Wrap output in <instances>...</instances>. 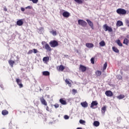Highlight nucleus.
Returning a JSON list of instances; mask_svg holds the SVG:
<instances>
[{"instance_id": "nucleus-1", "label": "nucleus", "mask_w": 129, "mask_h": 129, "mask_svg": "<svg viewBox=\"0 0 129 129\" xmlns=\"http://www.w3.org/2000/svg\"><path fill=\"white\" fill-rule=\"evenodd\" d=\"M116 13L120 15H125L126 14V11L124 9H122V8H119L118 9H117L116 10Z\"/></svg>"}, {"instance_id": "nucleus-2", "label": "nucleus", "mask_w": 129, "mask_h": 129, "mask_svg": "<svg viewBox=\"0 0 129 129\" xmlns=\"http://www.w3.org/2000/svg\"><path fill=\"white\" fill-rule=\"evenodd\" d=\"M42 45H44L45 48L46 50H47L48 51H51L52 50V48L50 47L49 45L45 41H43L41 42Z\"/></svg>"}, {"instance_id": "nucleus-3", "label": "nucleus", "mask_w": 129, "mask_h": 129, "mask_svg": "<svg viewBox=\"0 0 129 129\" xmlns=\"http://www.w3.org/2000/svg\"><path fill=\"white\" fill-rule=\"evenodd\" d=\"M49 45L51 47H56L58 46V42L55 40H51Z\"/></svg>"}, {"instance_id": "nucleus-4", "label": "nucleus", "mask_w": 129, "mask_h": 129, "mask_svg": "<svg viewBox=\"0 0 129 129\" xmlns=\"http://www.w3.org/2000/svg\"><path fill=\"white\" fill-rule=\"evenodd\" d=\"M78 24L83 27H86L87 25V23L83 20L80 19L78 20Z\"/></svg>"}, {"instance_id": "nucleus-5", "label": "nucleus", "mask_w": 129, "mask_h": 129, "mask_svg": "<svg viewBox=\"0 0 129 129\" xmlns=\"http://www.w3.org/2000/svg\"><path fill=\"white\" fill-rule=\"evenodd\" d=\"M103 28L104 29H105V31H108L109 32H112L113 31L112 28L108 26L106 24L103 25Z\"/></svg>"}, {"instance_id": "nucleus-6", "label": "nucleus", "mask_w": 129, "mask_h": 129, "mask_svg": "<svg viewBox=\"0 0 129 129\" xmlns=\"http://www.w3.org/2000/svg\"><path fill=\"white\" fill-rule=\"evenodd\" d=\"M16 81L17 84L19 85L20 88L23 87V85L22 84V80H20V79H16Z\"/></svg>"}, {"instance_id": "nucleus-7", "label": "nucleus", "mask_w": 129, "mask_h": 129, "mask_svg": "<svg viewBox=\"0 0 129 129\" xmlns=\"http://www.w3.org/2000/svg\"><path fill=\"white\" fill-rule=\"evenodd\" d=\"M86 21L88 22L89 26H90V27L92 28V29L94 30V28L93 23L90 20H89V19H87Z\"/></svg>"}, {"instance_id": "nucleus-8", "label": "nucleus", "mask_w": 129, "mask_h": 129, "mask_svg": "<svg viewBox=\"0 0 129 129\" xmlns=\"http://www.w3.org/2000/svg\"><path fill=\"white\" fill-rule=\"evenodd\" d=\"M40 100L43 105L47 106V103L46 101H45V99H44L43 97H41V98H40Z\"/></svg>"}, {"instance_id": "nucleus-9", "label": "nucleus", "mask_w": 129, "mask_h": 129, "mask_svg": "<svg viewBox=\"0 0 129 129\" xmlns=\"http://www.w3.org/2000/svg\"><path fill=\"white\" fill-rule=\"evenodd\" d=\"M79 70L84 73L86 71L87 67L84 66V65L81 64L79 67Z\"/></svg>"}, {"instance_id": "nucleus-10", "label": "nucleus", "mask_w": 129, "mask_h": 129, "mask_svg": "<svg viewBox=\"0 0 129 129\" xmlns=\"http://www.w3.org/2000/svg\"><path fill=\"white\" fill-rule=\"evenodd\" d=\"M98 104V103L97 101H93V102L91 104V108H94V106H97Z\"/></svg>"}, {"instance_id": "nucleus-11", "label": "nucleus", "mask_w": 129, "mask_h": 129, "mask_svg": "<svg viewBox=\"0 0 129 129\" xmlns=\"http://www.w3.org/2000/svg\"><path fill=\"white\" fill-rule=\"evenodd\" d=\"M105 94L108 97H112L113 96V93L111 91H106Z\"/></svg>"}, {"instance_id": "nucleus-12", "label": "nucleus", "mask_w": 129, "mask_h": 129, "mask_svg": "<svg viewBox=\"0 0 129 129\" xmlns=\"http://www.w3.org/2000/svg\"><path fill=\"white\" fill-rule=\"evenodd\" d=\"M62 16L64 17V18H69L70 16V14L69 13V12L66 11L64 12L62 14Z\"/></svg>"}, {"instance_id": "nucleus-13", "label": "nucleus", "mask_w": 129, "mask_h": 129, "mask_svg": "<svg viewBox=\"0 0 129 129\" xmlns=\"http://www.w3.org/2000/svg\"><path fill=\"white\" fill-rule=\"evenodd\" d=\"M23 24V21L22 19H20L17 21V25L19 26H21Z\"/></svg>"}, {"instance_id": "nucleus-14", "label": "nucleus", "mask_w": 129, "mask_h": 129, "mask_svg": "<svg viewBox=\"0 0 129 129\" xmlns=\"http://www.w3.org/2000/svg\"><path fill=\"white\" fill-rule=\"evenodd\" d=\"M81 105H82V107H83L84 108H86V107H87L88 106V104L86 102V101H85V102H82L81 103Z\"/></svg>"}, {"instance_id": "nucleus-15", "label": "nucleus", "mask_w": 129, "mask_h": 129, "mask_svg": "<svg viewBox=\"0 0 129 129\" xmlns=\"http://www.w3.org/2000/svg\"><path fill=\"white\" fill-rule=\"evenodd\" d=\"M8 62H9V64L10 65V66L12 68H13L14 64L15 63V61H14L12 59H10V60H9Z\"/></svg>"}, {"instance_id": "nucleus-16", "label": "nucleus", "mask_w": 129, "mask_h": 129, "mask_svg": "<svg viewBox=\"0 0 129 129\" xmlns=\"http://www.w3.org/2000/svg\"><path fill=\"white\" fill-rule=\"evenodd\" d=\"M123 22L121 21H117L116 23V26L117 27H120L121 26H123Z\"/></svg>"}, {"instance_id": "nucleus-17", "label": "nucleus", "mask_w": 129, "mask_h": 129, "mask_svg": "<svg viewBox=\"0 0 129 129\" xmlns=\"http://www.w3.org/2000/svg\"><path fill=\"white\" fill-rule=\"evenodd\" d=\"M123 43L124 44H125L126 45H128V44H129V40L126 38H125L124 40H123Z\"/></svg>"}, {"instance_id": "nucleus-18", "label": "nucleus", "mask_w": 129, "mask_h": 129, "mask_svg": "<svg viewBox=\"0 0 129 129\" xmlns=\"http://www.w3.org/2000/svg\"><path fill=\"white\" fill-rule=\"evenodd\" d=\"M86 46L88 48H93L94 47V44L91 43H87L86 44Z\"/></svg>"}, {"instance_id": "nucleus-19", "label": "nucleus", "mask_w": 129, "mask_h": 129, "mask_svg": "<svg viewBox=\"0 0 129 129\" xmlns=\"http://www.w3.org/2000/svg\"><path fill=\"white\" fill-rule=\"evenodd\" d=\"M112 50L114 52H115L117 53H118L119 52V49L117 47H116L115 46H113L112 47Z\"/></svg>"}, {"instance_id": "nucleus-20", "label": "nucleus", "mask_w": 129, "mask_h": 129, "mask_svg": "<svg viewBox=\"0 0 129 129\" xmlns=\"http://www.w3.org/2000/svg\"><path fill=\"white\" fill-rule=\"evenodd\" d=\"M59 102L63 105H67V102L65 101V100H63V99H60Z\"/></svg>"}, {"instance_id": "nucleus-21", "label": "nucleus", "mask_w": 129, "mask_h": 129, "mask_svg": "<svg viewBox=\"0 0 129 129\" xmlns=\"http://www.w3.org/2000/svg\"><path fill=\"white\" fill-rule=\"evenodd\" d=\"M106 106H104L101 108V112L103 114H105V112H106Z\"/></svg>"}, {"instance_id": "nucleus-22", "label": "nucleus", "mask_w": 129, "mask_h": 129, "mask_svg": "<svg viewBox=\"0 0 129 129\" xmlns=\"http://www.w3.org/2000/svg\"><path fill=\"white\" fill-rule=\"evenodd\" d=\"M42 74L44 76H49L50 75V73L48 71H43Z\"/></svg>"}, {"instance_id": "nucleus-23", "label": "nucleus", "mask_w": 129, "mask_h": 129, "mask_svg": "<svg viewBox=\"0 0 129 129\" xmlns=\"http://www.w3.org/2000/svg\"><path fill=\"white\" fill-rule=\"evenodd\" d=\"M64 69H65L64 66H62V65H60V66H59V69H58V71H61V72H62Z\"/></svg>"}, {"instance_id": "nucleus-24", "label": "nucleus", "mask_w": 129, "mask_h": 129, "mask_svg": "<svg viewBox=\"0 0 129 129\" xmlns=\"http://www.w3.org/2000/svg\"><path fill=\"white\" fill-rule=\"evenodd\" d=\"M95 74L97 77H99L102 74L101 71L97 70L96 71Z\"/></svg>"}, {"instance_id": "nucleus-25", "label": "nucleus", "mask_w": 129, "mask_h": 129, "mask_svg": "<svg viewBox=\"0 0 129 129\" xmlns=\"http://www.w3.org/2000/svg\"><path fill=\"white\" fill-rule=\"evenodd\" d=\"M2 113L3 115H7L9 114V112L7 111V110H3Z\"/></svg>"}, {"instance_id": "nucleus-26", "label": "nucleus", "mask_w": 129, "mask_h": 129, "mask_svg": "<svg viewBox=\"0 0 129 129\" xmlns=\"http://www.w3.org/2000/svg\"><path fill=\"white\" fill-rule=\"evenodd\" d=\"M93 124L95 126L98 127L100 125L99 121H94Z\"/></svg>"}, {"instance_id": "nucleus-27", "label": "nucleus", "mask_w": 129, "mask_h": 129, "mask_svg": "<svg viewBox=\"0 0 129 129\" xmlns=\"http://www.w3.org/2000/svg\"><path fill=\"white\" fill-rule=\"evenodd\" d=\"M49 56H45L43 58V61L44 62H47V61H49Z\"/></svg>"}, {"instance_id": "nucleus-28", "label": "nucleus", "mask_w": 129, "mask_h": 129, "mask_svg": "<svg viewBox=\"0 0 129 129\" xmlns=\"http://www.w3.org/2000/svg\"><path fill=\"white\" fill-rule=\"evenodd\" d=\"M125 97L124 95H119V96H117V98L119 100H121L123 99Z\"/></svg>"}, {"instance_id": "nucleus-29", "label": "nucleus", "mask_w": 129, "mask_h": 129, "mask_svg": "<svg viewBox=\"0 0 129 129\" xmlns=\"http://www.w3.org/2000/svg\"><path fill=\"white\" fill-rule=\"evenodd\" d=\"M75 2L79 4H82L84 0H74Z\"/></svg>"}, {"instance_id": "nucleus-30", "label": "nucleus", "mask_w": 129, "mask_h": 129, "mask_svg": "<svg viewBox=\"0 0 129 129\" xmlns=\"http://www.w3.org/2000/svg\"><path fill=\"white\" fill-rule=\"evenodd\" d=\"M99 44L100 46L104 47L105 46L106 44L104 41H101L100 43Z\"/></svg>"}, {"instance_id": "nucleus-31", "label": "nucleus", "mask_w": 129, "mask_h": 129, "mask_svg": "<svg viewBox=\"0 0 129 129\" xmlns=\"http://www.w3.org/2000/svg\"><path fill=\"white\" fill-rule=\"evenodd\" d=\"M116 43L119 46L122 47L123 46L122 43L120 42V40L119 39L116 40Z\"/></svg>"}, {"instance_id": "nucleus-32", "label": "nucleus", "mask_w": 129, "mask_h": 129, "mask_svg": "<svg viewBox=\"0 0 129 129\" xmlns=\"http://www.w3.org/2000/svg\"><path fill=\"white\" fill-rule=\"evenodd\" d=\"M65 82L67 83V84L69 85V86L71 87L72 84L71 83H70L69 80H66Z\"/></svg>"}, {"instance_id": "nucleus-33", "label": "nucleus", "mask_w": 129, "mask_h": 129, "mask_svg": "<svg viewBox=\"0 0 129 129\" xmlns=\"http://www.w3.org/2000/svg\"><path fill=\"white\" fill-rule=\"evenodd\" d=\"M51 33H52V35L53 36H56L57 35V32L56 31H54V30H52L51 32Z\"/></svg>"}, {"instance_id": "nucleus-34", "label": "nucleus", "mask_w": 129, "mask_h": 129, "mask_svg": "<svg viewBox=\"0 0 129 129\" xmlns=\"http://www.w3.org/2000/svg\"><path fill=\"white\" fill-rule=\"evenodd\" d=\"M107 62H105V63L104 64L103 70H105L107 68Z\"/></svg>"}, {"instance_id": "nucleus-35", "label": "nucleus", "mask_w": 129, "mask_h": 129, "mask_svg": "<svg viewBox=\"0 0 129 129\" xmlns=\"http://www.w3.org/2000/svg\"><path fill=\"white\" fill-rule=\"evenodd\" d=\"M29 1H32L33 4H37L38 1V0H29Z\"/></svg>"}, {"instance_id": "nucleus-36", "label": "nucleus", "mask_w": 129, "mask_h": 129, "mask_svg": "<svg viewBox=\"0 0 129 129\" xmlns=\"http://www.w3.org/2000/svg\"><path fill=\"white\" fill-rule=\"evenodd\" d=\"M91 62L92 64H94L95 62H94V57H92L91 58Z\"/></svg>"}, {"instance_id": "nucleus-37", "label": "nucleus", "mask_w": 129, "mask_h": 129, "mask_svg": "<svg viewBox=\"0 0 129 129\" xmlns=\"http://www.w3.org/2000/svg\"><path fill=\"white\" fill-rule=\"evenodd\" d=\"M80 123L81 124H83L85 123L86 122H85V121H84V120H80Z\"/></svg>"}, {"instance_id": "nucleus-38", "label": "nucleus", "mask_w": 129, "mask_h": 129, "mask_svg": "<svg viewBox=\"0 0 129 129\" xmlns=\"http://www.w3.org/2000/svg\"><path fill=\"white\" fill-rule=\"evenodd\" d=\"M32 53H33V50L32 49L29 50L28 52V54H31Z\"/></svg>"}, {"instance_id": "nucleus-39", "label": "nucleus", "mask_w": 129, "mask_h": 129, "mask_svg": "<svg viewBox=\"0 0 129 129\" xmlns=\"http://www.w3.org/2000/svg\"><path fill=\"white\" fill-rule=\"evenodd\" d=\"M53 106L55 108H57L59 107V105H58V104H55V105H53Z\"/></svg>"}, {"instance_id": "nucleus-40", "label": "nucleus", "mask_w": 129, "mask_h": 129, "mask_svg": "<svg viewBox=\"0 0 129 129\" xmlns=\"http://www.w3.org/2000/svg\"><path fill=\"white\" fill-rule=\"evenodd\" d=\"M33 50L34 53L35 54L37 53L38 52V50L35 48H34Z\"/></svg>"}, {"instance_id": "nucleus-41", "label": "nucleus", "mask_w": 129, "mask_h": 129, "mask_svg": "<svg viewBox=\"0 0 129 129\" xmlns=\"http://www.w3.org/2000/svg\"><path fill=\"white\" fill-rule=\"evenodd\" d=\"M64 118L65 119H69V117L68 116V115H65L64 116Z\"/></svg>"}, {"instance_id": "nucleus-42", "label": "nucleus", "mask_w": 129, "mask_h": 129, "mask_svg": "<svg viewBox=\"0 0 129 129\" xmlns=\"http://www.w3.org/2000/svg\"><path fill=\"white\" fill-rule=\"evenodd\" d=\"M72 92H73L74 93H77V90H75V89H73V90H72Z\"/></svg>"}, {"instance_id": "nucleus-43", "label": "nucleus", "mask_w": 129, "mask_h": 129, "mask_svg": "<svg viewBox=\"0 0 129 129\" xmlns=\"http://www.w3.org/2000/svg\"><path fill=\"white\" fill-rule=\"evenodd\" d=\"M25 9H31V6H28V7H26V8H25Z\"/></svg>"}, {"instance_id": "nucleus-44", "label": "nucleus", "mask_w": 129, "mask_h": 129, "mask_svg": "<svg viewBox=\"0 0 129 129\" xmlns=\"http://www.w3.org/2000/svg\"><path fill=\"white\" fill-rule=\"evenodd\" d=\"M4 11H5V12H7L8 10H7L6 7H5L4 8Z\"/></svg>"}, {"instance_id": "nucleus-45", "label": "nucleus", "mask_w": 129, "mask_h": 129, "mask_svg": "<svg viewBox=\"0 0 129 129\" xmlns=\"http://www.w3.org/2000/svg\"><path fill=\"white\" fill-rule=\"evenodd\" d=\"M21 11L22 12H24L25 11V8H21Z\"/></svg>"}, {"instance_id": "nucleus-46", "label": "nucleus", "mask_w": 129, "mask_h": 129, "mask_svg": "<svg viewBox=\"0 0 129 129\" xmlns=\"http://www.w3.org/2000/svg\"><path fill=\"white\" fill-rule=\"evenodd\" d=\"M46 110L49 111V108L48 106L46 107Z\"/></svg>"}, {"instance_id": "nucleus-47", "label": "nucleus", "mask_w": 129, "mask_h": 129, "mask_svg": "<svg viewBox=\"0 0 129 129\" xmlns=\"http://www.w3.org/2000/svg\"><path fill=\"white\" fill-rule=\"evenodd\" d=\"M126 24H129V21L128 20H126Z\"/></svg>"}, {"instance_id": "nucleus-48", "label": "nucleus", "mask_w": 129, "mask_h": 129, "mask_svg": "<svg viewBox=\"0 0 129 129\" xmlns=\"http://www.w3.org/2000/svg\"><path fill=\"white\" fill-rule=\"evenodd\" d=\"M118 77L119 80L122 79L121 76H118Z\"/></svg>"}, {"instance_id": "nucleus-49", "label": "nucleus", "mask_w": 129, "mask_h": 129, "mask_svg": "<svg viewBox=\"0 0 129 129\" xmlns=\"http://www.w3.org/2000/svg\"><path fill=\"white\" fill-rule=\"evenodd\" d=\"M77 129H82V128L78 127V128H77Z\"/></svg>"}, {"instance_id": "nucleus-50", "label": "nucleus", "mask_w": 129, "mask_h": 129, "mask_svg": "<svg viewBox=\"0 0 129 129\" xmlns=\"http://www.w3.org/2000/svg\"><path fill=\"white\" fill-rule=\"evenodd\" d=\"M127 26L129 27V24L127 25Z\"/></svg>"}]
</instances>
